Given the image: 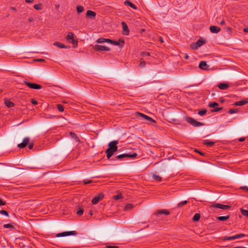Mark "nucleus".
<instances>
[{
  "label": "nucleus",
  "instance_id": "1",
  "mask_svg": "<svg viewBox=\"0 0 248 248\" xmlns=\"http://www.w3.org/2000/svg\"><path fill=\"white\" fill-rule=\"evenodd\" d=\"M118 144V140H113L109 142V158L113 156L114 152L117 150L118 146L117 145Z\"/></svg>",
  "mask_w": 248,
  "mask_h": 248
},
{
  "label": "nucleus",
  "instance_id": "2",
  "mask_svg": "<svg viewBox=\"0 0 248 248\" xmlns=\"http://www.w3.org/2000/svg\"><path fill=\"white\" fill-rule=\"evenodd\" d=\"M137 154L136 153L132 154H124L118 155L115 157V158H112L111 160H115L116 159H119L120 160H123L124 158H135L137 156Z\"/></svg>",
  "mask_w": 248,
  "mask_h": 248
},
{
  "label": "nucleus",
  "instance_id": "3",
  "mask_svg": "<svg viewBox=\"0 0 248 248\" xmlns=\"http://www.w3.org/2000/svg\"><path fill=\"white\" fill-rule=\"evenodd\" d=\"M185 120L188 123L191 124L194 127H199L204 125L203 123H200L194 118L189 116L186 117Z\"/></svg>",
  "mask_w": 248,
  "mask_h": 248
},
{
  "label": "nucleus",
  "instance_id": "4",
  "mask_svg": "<svg viewBox=\"0 0 248 248\" xmlns=\"http://www.w3.org/2000/svg\"><path fill=\"white\" fill-rule=\"evenodd\" d=\"M136 115L137 116H140L141 118H142L143 120L146 122H148V124H151L152 123L155 124L156 123L155 120L142 113L137 112Z\"/></svg>",
  "mask_w": 248,
  "mask_h": 248
},
{
  "label": "nucleus",
  "instance_id": "5",
  "mask_svg": "<svg viewBox=\"0 0 248 248\" xmlns=\"http://www.w3.org/2000/svg\"><path fill=\"white\" fill-rule=\"evenodd\" d=\"M24 82L26 85L31 89L39 90L42 88L41 85L35 83H31L28 80H24Z\"/></svg>",
  "mask_w": 248,
  "mask_h": 248
},
{
  "label": "nucleus",
  "instance_id": "6",
  "mask_svg": "<svg viewBox=\"0 0 248 248\" xmlns=\"http://www.w3.org/2000/svg\"><path fill=\"white\" fill-rule=\"evenodd\" d=\"M67 40L69 41V43H72L74 47H76L78 45V41L77 40H74V34L72 32H69L66 37Z\"/></svg>",
  "mask_w": 248,
  "mask_h": 248
},
{
  "label": "nucleus",
  "instance_id": "7",
  "mask_svg": "<svg viewBox=\"0 0 248 248\" xmlns=\"http://www.w3.org/2000/svg\"><path fill=\"white\" fill-rule=\"evenodd\" d=\"M109 44L119 46L120 47H122L124 46V40L122 38L119 39L118 41L109 39Z\"/></svg>",
  "mask_w": 248,
  "mask_h": 248
},
{
  "label": "nucleus",
  "instance_id": "8",
  "mask_svg": "<svg viewBox=\"0 0 248 248\" xmlns=\"http://www.w3.org/2000/svg\"><path fill=\"white\" fill-rule=\"evenodd\" d=\"M77 234H78L77 232L75 231L64 232L57 234L56 237H60L67 236H69V235H77Z\"/></svg>",
  "mask_w": 248,
  "mask_h": 248
},
{
  "label": "nucleus",
  "instance_id": "9",
  "mask_svg": "<svg viewBox=\"0 0 248 248\" xmlns=\"http://www.w3.org/2000/svg\"><path fill=\"white\" fill-rule=\"evenodd\" d=\"M213 207L225 210H230L231 206L228 205H223L219 203H213L212 205Z\"/></svg>",
  "mask_w": 248,
  "mask_h": 248
},
{
  "label": "nucleus",
  "instance_id": "10",
  "mask_svg": "<svg viewBox=\"0 0 248 248\" xmlns=\"http://www.w3.org/2000/svg\"><path fill=\"white\" fill-rule=\"evenodd\" d=\"M104 197V195L102 193H100L98 195L95 196L92 200V203L93 204H97L99 201L102 200Z\"/></svg>",
  "mask_w": 248,
  "mask_h": 248
},
{
  "label": "nucleus",
  "instance_id": "11",
  "mask_svg": "<svg viewBox=\"0 0 248 248\" xmlns=\"http://www.w3.org/2000/svg\"><path fill=\"white\" fill-rule=\"evenodd\" d=\"M30 141V138L29 137H26L24 138L21 143L18 144V147L20 148L25 147Z\"/></svg>",
  "mask_w": 248,
  "mask_h": 248
},
{
  "label": "nucleus",
  "instance_id": "12",
  "mask_svg": "<svg viewBox=\"0 0 248 248\" xmlns=\"http://www.w3.org/2000/svg\"><path fill=\"white\" fill-rule=\"evenodd\" d=\"M122 27H123V34L124 35H127L129 33V30L128 27L124 22H122Z\"/></svg>",
  "mask_w": 248,
  "mask_h": 248
},
{
  "label": "nucleus",
  "instance_id": "13",
  "mask_svg": "<svg viewBox=\"0 0 248 248\" xmlns=\"http://www.w3.org/2000/svg\"><path fill=\"white\" fill-rule=\"evenodd\" d=\"M170 214V212L166 209H161V210H158L156 211L155 213H154V215L155 216H159L162 214H165L166 215H168Z\"/></svg>",
  "mask_w": 248,
  "mask_h": 248
},
{
  "label": "nucleus",
  "instance_id": "14",
  "mask_svg": "<svg viewBox=\"0 0 248 248\" xmlns=\"http://www.w3.org/2000/svg\"><path fill=\"white\" fill-rule=\"evenodd\" d=\"M94 49L98 51H108V47L101 45H95L94 47Z\"/></svg>",
  "mask_w": 248,
  "mask_h": 248
},
{
  "label": "nucleus",
  "instance_id": "15",
  "mask_svg": "<svg viewBox=\"0 0 248 248\" xmlns=\"http://www.w3.org/2000/svg\"><path fill=\"white\" fill-rule=\"evenodd\" d=\"M209 29L210 31L214 33H217L221 30V29L219 27L216 26H211Z\"/></svg>",
  "mask_w": 248,
  "mask_h": 248
},
{
  "label": "nucleus",
  "instance_id": "16",
  "mask_svg": "<svg viewBox=\"0 0 248 248\" xmlns=\"http://www.w3.org/2000/svg\"><path fill=\"white\" fill-rule=\"evenodd\" d=\"M199 67L200 69L202 70H207L208 68V65L205 61H202L200 62Z\"/></svg>",
  "mask_w": 248,
  "mask_h": 248
},
{
  "label": "nucleus",
  "instance_id": "17",
  "mask_svg": "<svg viewBox=\"0 0 248 248\" xmlns=\"http://www.w3.org/2000/svg\"><path fill=\"white\" fill-rule=\"evenodd\" d=\"M96 16V13L91 10H88L86 13V17L89 18H93Z\"/></svg>",
  "mask_w": 248,
  "mask_h": 248
},
{
  "label": "nucleus",
  "instance_id": "18",
  "mask_svg": "<svg viewBox=\"0 0 248 248\" xmlns=\"http://www.w3.org/2000/svg\"><path fill=\"white\" fill-rule=\"evenodd\" d=\"M124 4L125 5L128 6L133 9L137 10L138 9L136 5L131 2L129 0H126L124 1Z\"/></svg>",
  "mask_w": 248,
  "mask_h": 248
},
{
  "label": "nucleus",
  "instance_id": "19",
  "mask_svg": "<svg viewBox=\"0 0 248 248\" xmlns=\"http://www.w3.org/2000/svg\"><path fill=\"white\" fill-rule=\"evenodd\" d=\"M4 103L6 105V106L9 108H12L15 106V104L8 99H4Z\"/></svg>",
  "mask_w": 248,
  "mask_h": 248
},
{
  "label": "nucleus",
  "instance_id": "20",
  "mask_svg": "<svg viewBox=\"0 0 248 248\" xmlns=\"http://www.w3.org/2000/svg\"><path fill=\"white\" fill-rule=\"evenodd\" d=\"M229 85L226 83H221L217 85V87L219 89L223 90H226L229 87Z\"/></svg>",
  "mask_w": 248,
  "mask_h": 248
},
{
  "label": "nucleus",
  "instance_id": "21",
  "mask_svg": "<svg viewBox=\"0 0 248 248\" xmlns=\"http://www.w3.org/2000/svg\"><path fill=\"white\" fill-rule=\"evenodd\" d=\"M248 103V101L247 100H241L240 101L235 102L233 104V105L235 106H242L247 104Z\"/></svg>",
  "mask_w": 248,
  "mask_h": 248
},
{
  "label": "nucleus",
  "instance_id": "22",
  "mask_svg": "<svg viewBox=\"0 0 248 248\" xmlns=\"http://www.w3.org/2000/svg\"><path fill=\"white\" fill-rule=\"evenodd\" d=\"M14 225H15V223L14 222H12L10 224H5L3 225V227L4 228H9L11 230H13L14 229H15V227Z\"/></svg>",
  "mask_w": 248,
  "mask_h": 248
},
{
  "label": "nucleus",
  "instance_id": "23",
  "mask_svg": "<svg viewBox=\"0 0 248 248\" xmlns=\"http://www.w3.org/2000/svg\"><path fill=\"white\" fill-rule=\"evenodd\" d=\"M203 144L207 145L209 147H211L215 145V142L212 141H209L208 140H204L203 141Z\"/></svg>",
  "mask_w": 248,
  "mask_h": 248
},
{
  "label": "nucleus",
  "instance_id": "24",
  "mask_svg": "<svg viewBox=\"0 0 248 248\" xmlns=\"http://www.w3.org/2000/svg\"><path fill=\"white\" fill-rule=\"evenodd\" d=\"M196 44V45H197L199 47L201 46H202L203 45L205 44L206 41L202 39V38H200L196 42H195Z\"/></svg>",
  "mask_w": 248,
  "mask_h": 248
},
{
  "label": "nucleus",
  "instance_id": "25",
  "mask_svg": "<svg viewBox=\"0 0 248 248\" xmlns=\"http://www.w3.org/2000/svg\"><path fill=\"white\" fill-rule=\"evenodd\" d=\"M54 45L58 46L61 48H67V46H65L63 44H62L59 42H56L54 43Z\"/></svg>",
  "mask_w": 248,
  "mask_h": 248
},
{
  "label": "nucleus",
  "instance_id": "26",
  "mask_svg": "<svg viewBox=\"0 0 248 248\" xmlns=\"http://www.w3.org/2000/svg\"><path fill=\"white\" fill-rule=\"evenodd\" d=\"M69 135H70V137L72 139L76 140V141L79 142L80 140H79V138L77 137V136L74 132H70L69 133Z\"/></svg>",
  "mask_w": 248,
  "mask_h": 248
},
{
  "label": "nucleus",
  "instance_id": "27",
  "mask_svg": "<svg viewBox=\"0 0 248 248\" xmlns=\"http://www.w3.org/2000/svg\"><path fill=\"white\" fill-rule=\"evenodd\" d=\"M230 218V215H228L227 216H219L217 217V219L221 221H224L228 220Z\"/></svg>",
  "mask_w": 248,
  "mask_h": 248
},
{
  "label": "nucleus",
  "instance_id": "28",
  "mask_svg": "<svg viewBox=\"0 0 248 248\" xmlns=\"http://www.w3.org/2000/svg\"><path fill=\"white\" fill-rule=\"evenodd\" d=\"M201 217V215L199 213H196L193 217L192 220L194 222L198 221Z\"/></svg>",
  "mask_w": 248,
  "mask_h": 248
},
{
  "label": "nucleus",
  "instance_id": "29",
  "mask_svg": "<svg viewBox=\"0 0 248 248\" xmlns=\"http://www.w3.org/2000/svg\"><path fill=\"white\" fill-rule=\"evenodd\" d=\"M223 241L234 240V235L232 236H223L220 238Z\"/></svg>",
  "mask_w": 248,
  "mask_h": 248
},
{
  "label": "nucleus",
  "instance_id": "30",
  "mask_svg": "<svg viewBox=\"0 0 248 248\" xmlns=\"http://www.w3.org/2000/svg\"><path fill=\"white\" fill-rule=\"evenodd\" d=\"M218 104L215 102H210L209 103L208 106L211 108H215L216 107L218 106Z\"/></svg>",
  "mask_w": 248,
  "mask_h": 248
},
{
  "label": "nucleus",
  "instance_id": "31",
  "mask_svg": "<svg viewBox=\"0 0 248 248\" xmlns=\"http://www.w3.org/2000/svg\"><path fill=\"white\" fill-rule=\"evenodd\" d=\"M123 198L122 195L121 193L119 192L118 194L116 195L113 196L112 197V199L115 200H118Z\"/></svg>",
  "mask_w": 248,
  "mask_h": 248
},
{
  "label": "nucleus",
  "instance_id": "32",
  "mask_svg": "<svg viewBox=\"0 0 248 248\" xmlns=\"http://www.w3.org/2000/svg\"><path fill=\"white\" fill-rule=\"evenodd\" d=\"M133 207V205L132 203L126 204L124 207L125 211H128L131 210Z\"/></svg>",
  "mask_w": 248,
  "mask_h": 248
},
{
  "label": "nucleus",
  "instance_id": "33",
  "mask_svg": "<svg viewBox=\"0 0 248 248\" xmlns=\"http://www.w3.org/2000/svg\"><path fill=\"white\" fill-rule=\"evenodd\" d=\"M153 178H154V180H155L157 181H158V182H160L162 180L161 177H160V176H159L158 175L155 174H153Z\"/></svg>",
  "mask_w": 248,
  "mask_h": 248
},
{
  "label": "nucleus",
  "instance_id": "34",
  "mask_svg": "<svg viewBox=\"0 0 248 248\" xmlns=\"http://www.w3.org/2000/svg\"><path fill=\"white\" fill-rule=\"evenodd\" d=\"M207 110L205 108L200 110L198 112V114L201 116H203L206 114Z\"/></svg>",
  "mask_w": 248,
  "mask_h": 248
},
{
  "label": "nucleus",
  "instance_id": "35",
  "mask_svg": "<svg viewBox=\"0 0 248 248\" xmlns=\"http://www.w3.org/2000/svg\"><path fill=\"white\" fill-rule=\"evenodd\" d=\"M97 42L99 43H102L104 42H108V39H105L103 38H99Z\"/></svg>",
  "mask_w": 248,
  "mask_h": 248
},
{
  "label": "nucleus",
  "instance_id": "36",
  "mask_svg": "<svg viewBox=\"0 0 248 248\" xmlns=\"http://www.w3.org/2000/svg\"><path fill=\"white\" fill-rule=\"evenodd\" d=\"M246 236V235L244 233H240V234L234 235V239H236L242 238V237Z\"/></svg>",
  "mask_w": 248,
  "mask_h": 248
},
{
  "label": "nucleus",
  "instance_id": "37",
  "mask_svg": "<svg viewBox=\"0 0 248 248\" xmlns=\"http://www.w3.org/2000/svg\"><path fill=\"white\" fill-rule=\"evenodd\" d=\"M241 213L243 216H246L248 217V210L241 209Z\"/></svg>",
  "mask_w": 248,
  "mask_h": 248
},
{
  "label": "nucleus",
  "instance_id": "38",
  "mask_svg": "<svg viewBox=\"0 0 248 248\" xmlns=\"http://www.w3.org/2000/svg\"><path fill=\"white\" fill-rule=\"evenodd\" d=\"M77 10L78 13H80L84 10L83 7L81 5H78L77 7Z\"/></svg>",
  "mask_w": 248,
  "mask_h": 248
},
{
  "label": "nucleus",
  "instance_id": "39",
  "mask_svg": "<svg viewBox=\"0 0 248 248\" xmlns=\"http://www.w3.org/2000/svg\"><path fill=\"white\" fill-rule=\"evenodd\" d=\"M190 47L193 50H196L198 49L199 47L196 45V43H193L190 44Z\"/></svg>",
  "mask_w": 248,
  "mask_h": 248
},
{
  "label": "nucleus",
  "instance_id": "40",
  "mask_svg": "<svg viewBox=\"0 0 248 248\" xmlns=\"http://www.w3.org/2000/svg\"><path fill=\"white\" fill-rule=\"evenodd\" d=\"M33 7L35 9L37 10H41L42 7V4H35L34 6H33Z\"/></svg>",
  "mask_w": 248,
  "mask_h": 248
},
{
  "label": "nucleus",
  "instance_id": "41",
  "mask_svg": "<svg viewBox=\"0 0 248 248\" xmlns=\"http://www.w3.org/2000/svg\"><path fill=\"white\" fill-rule=\"evenodd\" d=\"M223 109L222 107L215 108L211 110V112H218Z\"/></svg>",
  "mask_w": 248,
  "mask_h": 248
},
{
  "label": "nucleus",
  "instance_id": "42",
  "mask_svg": "<svg viewBox=\"0 0 248 248\" xmlns=\"http://www.w3.org/2000/svg\"><path fill=\"white\" fill-rule=\"evenodd\" d=\"M83 214V209L82 208L79 207L77 212V214L78 216H81Z\"/></svg>",
  "mask_w": 248,
  "mask_h": 248
},
{
  "label": "nucleus",
  "instance_id": "43",
  "mask_svg": "<svg viewBox=\"0 0 248 248\" xmlns=\"http://www.w3.org/2000/svg\"><path fill=\"white\" fill-rule=\"evenodd\" d=\"M63 106L61 104L57 105V108L60 112H62L64 110Z\"/></svg>",
  "mask_w": 248,
  "mask_h": 248
},
{
  "label": "nucleus",
  "instance_id": "44",
  "mask_svg": "<svg viewBox=\"0 0 248 248\" xmlns=\"http://www.w3.org/2000/svg\"><path fill=\"white\" fill-rule=\"evenodd\" d=\"M187 203V201H184L182 202H180V203H179L178 204V207H182L183 206L186 205Z\"/></svg>",
  "mask_w": 248,
  "mask_h": 248
},
{
  "label": "nucleus",
  "instance_id": "45",
  "mask_svg": "<svg viewBox=\"0 0 248 248\" xmlns=\"http://www.w3.org/2000/svg\"><path fill=\"white\" fill-rule=\"evenodd\" d=\"M141 56L143 57H145L146 56H150V53L149 52H142L141 53Z\"/></svg>",
  "mask_w": 248,
  "mask_h": 248
},
{
  "label": "nucleus",
  "instance_id": "46",
  "mask_svg": "<svg viewBox=\"0 0 248 248\" xmlns=\"http://www.w3.org/2000/svg\"><path fill=\"white\" fill-rule=\"evenodd\" d=\"M237 112V109L234 108V109H230L228 111V113L229 114H233L235 113H236Z\"/></svg>",
  "mask_w": 248,
  "mask_h": 248
},
{
  "label": "nucleus",
  "instance_id": "47",
  "mask_svg": "<svg viewBox=\"0 0 248 248\" xmlns=\"http://www.w3.org/2000/svg\"><path fill=\"white\" fill-rule=\"evenodd\" d=\"M0 213L3 215H4L6 217H8L9 216V214H8V212L6 211H5V210H0Z\"/></svg>",
  "mask_w": 248,
  "mask_h": 248
},
{
  "label": "nucleus",
  "instance_id": "48",
  "mask_svg": "<svg viewBox=\"0 0 248 248\" xmlns=\"http://www.w3.org/2000/svg\"><path fill=\"white\" fill-rule=\"evenodd\" d=\"M92 181L91 180H84L83 181V183L84 184V185H87V184H90V183H92Z\"/></svg>",
  "mask_w": 248,
  "mask_h": 248
},
{
  "label": "nucleus",
  "instance_id": "49",
  "mask_svg": "<svg viewBox=\"0 0 248 248\" xmlns=\"http://www.w3.org/2000/svg\"><path fill=\"white\" fill-rule=\"evenodd\" d=\"M146 65V62L144 61L140 62V66L141 67H144Z\"/></svg>",
  "mask_w": 248,
  "mask_h": 248
},
{
  "label": "nucleus",
  "instance_id": "50",
  "mask_svg": "<svg viewBox=\"0 0 248 248\" xmlns=\"http://www.w3.org/2000/svg\"><path fill=\"white\" fill-rule=\"evenodd\" d=\"M31 102L34 105H37L38 104L37 101L35 100V99H31Z\"/></svg>",
  "mask_w": 248,
  "mask_h": 248
},
{
  "label": "nucleus",
  "instance_id": "51",
  "mask_svg": "<svg viewBox=\"0 0 248 248\" xmlns=\"http://www.w3.org/2000/svg\"><path fill=\"white\" fill-rule=\"evenodd\" d=\"M33 145H34L33 143H32V142L30 143H29V144L28 145V148L30 149H32L33 148Z\"/></svg>",
  "mask_w": 248,
  "mask_h": 248
},
{
  "label": "nucleus",
  "instance_id": "52",
  "mask_svg": "<svg viewBox=\"0 0 248 248\" xmlns=\"http://www.w3.org/2000/svg\"><path fill=\"white\" fill-rule=\"evenodd\" d=\"M240 188L241 189H243V190H245L248 191V187H247L246 186H241L240 187Z\"/></svg>",
  "mask_w": 248,
  "mask_h": 248
},
{
  "label": "nucleus",
  "instance_id": "53",
  "mask_svg": "<svg viewBox=\"0 0 248 248\" xmlns=\"http://www.w3.org/2000/svg\"><path fill=\"white\" fill-rule=\"evenodd\" d=\"M5 204V202L0 199V206L4 205Z\"/></svg>",
  "mask_w": 248,
  "mask_h": 248
},
{
  "label": "nucleus",
  "instance_id": "54",
  "mask_svg": "<svg viewBox=\"0 0 248 248\" xmlns=\"http://www.w3.org/2000/svg\"><path fill=\"white\" fill-rule=\"evenodd\" d=\"M184 58L185 59H186V60L188 59L189 56H188V55L187 54L184 53Z\"/></svg>",
  "mask_w": 248,
  "mask_h": 248
},
{
  "label": "nucleus",
  "instance_id": "55",
  "mask_svg": "<svg viewBox=\"0 0 248 248\" xmlns=\"http://www.w3.org/2000/svg\"><path fill=\"white\" fill-rule=\"evenodd\" d=\"M105 153H106L107 158L108 159V148L106 149Z\"/></svg>",
  "mask_w": 248,
  "mask_h": 248
},
{
  "label": "nucleus",
  "instance_id": "56",
  "mask_svg": "<svg viewBox=\"0 0 248 248\" xmlns=\"http://www.w3.org/2000/svg\"><path fill=\"white\" fill-rule=\"evenodd\" d=\"M111 243H109V248H119V247L118 246H111Z\"/></svg>",
  "mask_w": 248,
  "mask_h": 248
},
{
  "label": "nucleus",
  "instance_id": "57",
  "mask_svg": "<svg viewBox=\"0 0 248 248\" xmlns=\"http://www.w3.org/2000/svg\"><path fill=\"white\" fill-rule=\"evenodd\" d=\"M36 61H37V62H45V60L43 59H37V60H36Z\"/></svg>",
  "mask_w": 248,
  "mask_h": 248
},
{
  "label": "nucleus",
  "instance_id": "58",
  "mask_svg": "<svg viewBox=\"0 0 248 248\" xmlns=\"http://www.w3.org/2000/svg\"><path fill=\"white\" fill-rule=\"evenodd\" d=\"M195 151L197 153H198L199 154H200V155H204V153L201 152V151H197V150H195Z\"/></svg>",
  "mask_w": 248,
  "mask_h": 248
},
{
  "label": "nucleus",
  "instance_id": "59",
  "mask_svg": "<svg viewBox=\"0 0 248 248\" xmlns=\"http://www.w3.org/2000/svg\"><path fill=\"white\" fill-rule=\"evenodd\" d=\"M238 140L239 141L243 142L245 140V138H244V137L241 138Z\"/></svg>",
  "mask_w": 248,
  "mask_h": 248
},
{
  "label": "nucleus",
  "instance_id": "60",
  "mask_svg": "<svg viewBox=\"0 0 248 248\" xmlns=\"http://www.w3.org/2000/svg\"><path fill=\"white\" fill-rule=\"evenodd\" d=\"M34 1V0H25L26 2L27 3H31Z\"/></svg>",
  "mask_w": 248,
  "mask_h": 248
},
{
  "label": "nucleus",
  "instance_id": "61",
  "mask_svg": "<svg viewBox=\"0 0 248 248\" xmlns=\"http://www.w3.org/2000/svg\"><path fill=\"white\" fill-rule=\"evenodd\" d=\"M219 24L221 25H223L225 24V21L224 20H221L220 22H219Z\"/></svg>",
  "mask_w": 248,
  "mask_h": 248
},
{
  "label": "nucleus",
  "instance_id": "62",
  "mask_svg": "<svg viewBox=\"0 0 248 248\" xmlns=\"http://www.w3.org/2000/svg\"><path fill=\"white\" fill-rule=\"evenodd\" d=\"M227 31H228L231 32L232 31V28L231 27H228L227 28Z\"/></svg>",
  "mask_w": 248,
  "mask_h": 248
},
{
  "label": "nucleus",
  "instance_id": "63",
  "mask_svg": "<svg viewBox=\"0 0 248 248\" xmlns=\"http://www.w3.org/2000/svg\"><path fill=\"white\" fill-rule=\"evenodd\" d=\"M243 31L245 32H248V28H244V30H243Z\"/></svg>",
  "mask_w": 248,
  "mask_h": 248
},
{
  "label": "nucleus",
  "instance_id": "64",
  "mask_svg": "<svg viewBox=\"0 0 248 248\" xmlns=\"http://www.w3.org/2000/svg\"><path fill=\"white\" fill-rule=\"evenodd\" d=\"M11 9L14 11H16V9L14 7H11Z\"/></svg>",
  "mask_w": 248,
  "mask_h": 248
}]
</instances>
